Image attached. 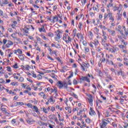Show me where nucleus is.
<instances>
[{
    "instance_id": "23",
    "label": "nucleus",
    "mask_w": 128,
    "mask_h": 128,
    "mask_svg": "<svg viewBox=\"0 0 128 128\" xmlns=\"http://www.w3.org/2000/svg\"><path fill=\"white\" fill-rule=\"evenodd\" d=\"M117 14L118 15V20H122V14H120L118 13H117Z\"/></svg>"
},
{
    "instance_id": "58",
    "label": "nucleus",
    "mask_w": 128,
    "mask_h": 128,
    "mask_svg": "<svg viewBox=\"0 0 128 128\" xmlns=\"http://www.w3.org/2000/svg\"><path fill=\"white\" fill-rule=\"evenodd\" d=\"M84 64H85L86 68H88L90 67V64L88 63H84Z\"/></svg>"
},
{
    "instance_id": "17",
    "label": "nucleus",
    "mask_w": 128,
    "mask_h": 128,
    "mask_svg": "<svg viewBox=\"0 0 128 128\" xmlns=\"http://www.w3.org/2000/svg\"><path fill=\"white\" fill-rule=\"evenodd\" d=\"M95 46H96L98 45V44H100V42H98V40L96 39H95L94 40V42H93Z\"/></svg>"
},
{
    "instance_id": "52",
    "label": "nucleus",
    "mask_w": 128,
    "mask_h": 128,
    "mask_svg": "<svg viewBox=\"0 0 128 128\" xmlns=\"http://www.w3.org/2000/svg\"><path fill=\"white\" fill-rule=\"evenodd\" d=\"M43 112H44L45 114H48V109L46 108H44V109H43Z\"/></svg>"
},
{
    "instance_id": "41",
    "label": "nucleus",
    "mask_w": 128,
    "mask_h": 128,
    "mask_svg": "<svg viewBox=\"0 0 128 128\" xmlns=\"http://www.w3.org/2000/svg\"><path fill=\"white\" fill-rule=\"evenodd\" d=\"M84 50H85L86 52H90V48L86 47V48H84Z\"/></svg>"
},
{
    "instance_id": "11",
    "label": "nucleus",
    "mask_w": 128,
    "mask_h": 128,
    "mask_svg": "<svg viewBox=\"0 0 128 128\" xmlns=\"http://www.w3.org/2000/svg\"><path fill=\"white\" fill-rule=\"evenodd\" d=\"M72 76H74V73L72 72L68 78V84L70 86H72V82H70V78H72Z\"/></svg>"
},
{
    "instance_id": "30",
    "label": "nucleus",
    "mask_w": 128,
    "mask_h": 128,
    "mask_svg": "<svg viewBox=\"0 0 128 128\" xmlns=\"http://www.w3.org/2000/svg\"><path fill=\"white\" fill-rule=\"evenodd\" d=\"M10 84H12V86H18V82H11Z\"/></svg>"
},
{
    "instance_id": "9",
    "label": "nucleus",
    "mask_w": 128,
    "mask_h": 128,
    "mask_svg": "<svg viewBox=\"0 0 128 128\" xmlns=\"http://www.w3.org/2000/svg\"><path fill=\"white\" fill-rule=\"evenodd\" d=\"M56 32H58L56 34L57 40H60L62 38V32H60V30H58Z\"/></svg>"
},
{
    "instance_id": "59",
    "label": "nucleus",
    "mask_w": 128,
    "mask_h": 128,
    "mask_svg": "<svg viewBox=\"0 0 128 128\" xmlns=\"http://www.w3.org/2000/svg\"><path fill=\"white\" fill-rule=\"evenodd\" d=\"M73 96H74V98H78V95L74 93L72 94Z\"/></svg>"
},
{
    "instance_id": "29",
    "label": "nucleus",
    "mask_w": 128,
    "mask_h": 128,
    "mask_svg": "<svg viewBox=\"0 0 128 128\" xmlns=\"http://www.w3.org/2000/svg\"><path fill=\"white\" fill-rule=\"evenodd\" d=\"M48 102H54V100L52 99V96H50V98L48 100Z\"/></svg>"
},
{
    "instance_id": "10",
    "label": "nucleus",
    "mask_w": 128,
    "mask_h": 128,
    "mask_svg": "<svg viewBox=\"0 0 128 128\" xmlns=\"http://www.w3.org/2000/svg\"><path fill=\"white\" fill-rule=\"evenodd\" d=\"M108 32H110V34L112 36H116V31L114 30H112L110 29H108Z\"/></svg>"
},
{
    "instance_id": "6",
    "label": "nucleus",
    "mask_w": 128,
    "mask_h": 128,
    "mask_svg": "<svg viewBox=\"0 0 128 128\" xmlns=\"http://www.w3.org/2000/svg\"><path fill=\"white\" fill-rule=\"evenodd\" d=\"M88 96L89 98H88V102L89 104H90V105L91 106H92V102H94V100L92 98V94H89Z\"/></svg>"
},
{
    "instance_id": "63",
    "label": "nucleus",
    "mask_w": 128,
    "mask_h": 128,
    "mask_svg": "<svg viewBox=\"0 0 128 128\" xmlns=\"http://www.w3.org/2000/svg\"><path fill=\"white\" fill-rule=\"evenodd\" d=\"M125 35L126 36H127V38H128V31L125 32Z\"/></svg>"
},
{
    "instance_id": "22",
    "label": "nucleus",
    "mask_w": 128,
    "mask_h": 128,
    "mask_svg": "<svg viewBox=\"0 0 128 128\" xmlns=\"http://www.w3.org/2000/svg\"><path fill=\"white\" fill-rule=\"evenodd\" d=\"M68 40H66V44H69L70 42H72V38H70V36H68Z\"/></svg>"
},
{
    "instance_id": "64",
    "label": "nucleus",
    "mask_w": 128,
    "mask_h": 128,
    "mask_svg": "<svg viewBox=\"0 0 128 128\" xmlns=\"http://www.w3.org/2000/svg\"><path fill=\"white\" fill-rule=\"evenodd\" d=\"M124 65L128 66V62H124Z\"/></svg>"
},
{
    "instance_id": "61",
    "label": "nucleus",
    "mask_w": 128,
    "mask_h": 128,
    "mask_svg": "<svg viewBox=\"0 0 128 128\" xmlns=\"http://www.w3.org/2000/svg\"><path fill=\"white\" fill-rule=\"evenodd\" d=\"M11 122L12 124H16V119H13L12 120Z\"/></svg>"
},
{
    "instance_id": "35",
    "label": "nucleus",
    "mask_w": 128,
    "mask_h": 128,
    "mask_svg": "<svg viewBox=\"0 0 128 128\" xmlns=\"http://www.w3.org/2000/svg\"><path fill=\"white\" fill-rule=\"evenodd\" d=\"M5 122H8L6 120H0V124H5Z\"/></svg>"
},
{
    "instance_id": "33",
    "label": "nucleus",
    "mask_w": 128,
    "mask_h": 128,
    "mask_svg": "<svg viewBox=\"0 0 128 128\" xmlns=\"http://www.w3.org/2000/svg\"><path fill=\"white\" fill-rule=\"evenodd\" d=\"M30 66L29 65H26L25 67V70H30Z\"/></svg>"
},
{
    "instance_id": "51",
    "label": "nucleus",
    "mask_w": 128,
    "mask_h": 128,
    "mask_svg": "<svg viewBox=\"0 0 128 128\" xmlns=\"http://www.w3.org/2000/svg\"><path fill=\"white\" fill-rule=\"evenodd\" d=\"M38 80H42V76L40 74H38Z\"/></svg>"
},
{
    "instance_id": "55",
    "label": "nucleus",
    "mask_w": 128,
    "mask_h": 128,
    "mask_svg": "<svg viewBox=\"0 0 128 128\" xmlns=\"http://www.w3.org/2000/svg\"><path fill=\"white\" fill-rule=\"evenodd\" d=\"M89 36L91 37L92 38L94 34H92V32H89Z\"/></svg>"
},
{
    "instance_id": "47",
    "label": "nucleus",
    "mask_w": 128,
    "mask_h": 128,
    "mask_svg": "<svg viewBox=\"0 0 128 128\" xmlns=\"http://www.w3.org/2000/svg\"><path fill=\"white\" fill-rule=\"evenodd\" d=\"M123 16L124 18H126V11L124 12Z\"/></svg>"
},
{
    "instance_id": "42",
    "label": "nucleus",
    "mask_w": 128,
    "mask_h": 128,
    "mask_svg": "<svg viewBox=\"0 0 128 128\" xmlns=\"http://www.w3.org/2000/svg\"><path fill=\"white\" fill-rule=\"evenodd\" d=\"M82 44L83 46H88V43H86V42L85 40L82 42Z\"/></svg>"
},
{
    "instance_id": "1",
    "label": "nucleus",
    "mask_w": 128,
    "mask_h": 128,
    "mask_svg": "<svg viewBox=\"0 0 128 128\" xmlns=\"http://www.w3.org/2000/svg\"><path fill=\"white\" fill-rule=\"evenodd\" d=\"M102 34H103L102 36V38L101 40V44H102V46H104V48H108V46H109L108 44L106 43V42H108V37L106 36V32L102 31Z\"/></svg>"
},
{
    "instance_id": "13",
    "label": "nucleus",
    "mask_w": 128,
    "mask_h": 128,
    "mask_svg": "<svg viewBox=\"0 0 128 128\" xmlns=\"http://www.w3.org/2000/svg\"><path fill=\"white\" fill-rule=\"evenodd\" d=\"M33 110H34L35 112H36L38 114H40V111H38V106H33Z\"/></svg>"
},
{
    "instance_id": "34",
    "label": "nucleus",
    "mask_w": 128,
    "mask_h": 128,
    "mask_svg": "<svg viewBox=\"0 0 128 128\" xmlns=\"http://www.w3.org/2000/svg\"><path fill=\"white\" fill-rule=\"evenodd\" d=\"M18 52L20 54H22V50L20 49H18Z\"/></svg>"
},
{
    "instance_id": "7",
    "label": "nucleus",
    "mask_w": 128,
    "mask_h": 128,
    "mask_svg": "<svg viewBox=\"0 0 128 128\" xmlns=\"http://www.w3.org/2000/svg\"><path fill=\"white\" fill-rule=\"evenodd\" d=\"M80 80H84L86 82H90V80L88 76H82Z\"/></svg>"
},
{
    "instance_id": "5",
    "label": "nucleus",
    "mask_w": 128,
    "mask_h": 128,
    "mask_svg": "<svg viewBox=\"0 0 128 128\" xmlns=\"http://www.w3.org/2000/svg\"><path fill=\"white\" fill-rule=\"evenodd\" d=\"M118 48L116 46H112V48H109L110 52H112V54H116V52H118Z\"/></svg>"
},
{
    "instance_id": "48",
    "label": "nucleus",
    "mask_w": 128,
    "mask_h": 128,
    "mask_svg": "<svg viewBox=\"0 0 128 128\" xmlns=\"http://www.w3.org/2000/svg\"><path fill=\"white\" fill-rule=\"evenodd\" d=\"M68 40V37H66V36H65L64 35L63 36V40H64L66 42V40Z\"/></svg>"
},
{
    "instance_id": "40",
    "label": "nucleus",
    "mask_w": 128,
    "mask_h": 128,
    "mask_svg": "<svg viewBox=\"0 0 128 128\" xmlns=\"http://www.w3.org/2000/svg\"><path fill=\"white\" fill-rule=\"evenodd\" d=\"M82 23L80 22L79 23V26H78V28H80V30H82Z\"/></svg>"
},
{
    "instance_id": "36",
    "label": "nucleus",
    "mask_w": 128,
    "mask_h": 128,
    "mask_svg": "<svg viewBox=\"0 0 128 128\" xmlns=\"http://www.w3.org/2000/svg\"><path fill=\"white\" fill-rule=\"evenodd\" d=\"M63 86L64 88H68V84L66 82L63 83Z\"/></svg>"
},
{
    "instance_id": "24",
    "label": "nucleus",
    "mask_w": 128,
    "mask_h": 128,
    "mask_svg": "<svg viewBox=\"0 0 128 128\" xmlns=\"http://www.w3.org/2000/svg\"><path fill=\"white\" fill-rule=\"evenodd\" d=\"M36 38L37 40H38V42H39L41 44H42V39H41L40 37L36 36Z\"/></svg>"
},
{
    "instance_id": "26",
    "label": "nucleus",
    "mask_w": 128,
    "mask_h": 128,
    "mask_svg": "<svg viewBox=\"0 0 128 128\" xmlns=\"http://www.w3.org/2000/svg\"><path fill=\"white\" fill-rule=\"evenodd\" d=\"M106 76L108 78H109L110 80H114V79H112V76H110V74H107Z\"/></svg>"
},
{
    "instance_id": "14",
    "label": "nucleus",
    "mask_w": 128,
    "mask_h": 128,
    "mask_svg": "<svg viewBox=\"0 0 128 128\" xmlns=\"http://www.w3.org/2000/svg\"><path fill=\"white\" fill-rule=\"evenodd\" d=\"M28 124H30L31 122H36V121L34 119H32L31 118H28V119L26 120Z\"/></svg>"
},
{
    "instance_id": "46",
    "label": "nucleus",
    "mask_w": 128,
    "mask_h": 128,
    "mask_svg": "<svg viewBox=\"0 0 128 128\" xmlns=\"http://www.w3.org/2000/svg\"><path fill=\"white\" fill-rule=\"evenodd\" d=\"M73 84H75V85L78 84V81L76 79H74L73 80Z\"/></svg>"
},
{
    "instance_id": "49",
    "label": "nucleus",
    "mask_w": 128,
    "mask_h": 128,
    "mask_svg": "<svg viewBox=\"0 0 128 128\" xmlns=\"http://www.w3.org/2000/svg\"><path fill=\"white\" fill-rule=\"evenodd\" d=\"M44 93L43 92H41L40 93L38 94V96H44Z\"/></svg>"
},
{
    "instance_id": "38",
    "label": "nucleus",
    "mask_w": 128,
    "mask_h": 128,
    "mask_svg": "<svg viewBox=\"0 0 128 128\" xmlns=\"http://www.w3.org/2000/svg\"><path fill=\"white\" fill-rule=\"evenodd\" d=\"M44 28V26H42L41 28H38L39 32H42L43 31Z\"/></svg>"
},
{
    "instance_id": "53",
    "label": "nucleus",
    "mask_w": 128,
    "mask_h": 128,
    "mask_svg": "<svg viewBox=\"0 0 128 128\" xmlns=\"http://www.w3.org/2000/svg\"><path fill=\"white\" fill-rule=\"evenodd\" d=\"M66 90H68V92H72V88H68V87L66 88Z\"/></svg>"
},
{
    "instance_id": "19",
    "label": "nucleus",
    "mask_w": 128,
    "mask_h": 128,
    "mask_svg": "<svg viewBox=\"0 0 128 128\" xmlns=\"http://www.w3.org/2000/svg\"><path fill=\"white\" fill-rule=\"evenodd\" d=\"M38 124L39 126H46V123L42 121H38Z\"/></svg>"
},
{
    "instance_id": "32",
    "label": "nucleus",
    "mask_w": 128,
    "mask_h": 128,
    "mask_svg": "<svg viewBox=\"0 0 128 128\" xmlns=\"http://www.w3.org/2000/svg\"><path fill=\"white\" fill-rule=\"evenodd\" d=\"M28 28H25L24 29V30L25 32V33L26 34H28Z\"/></svg>"
},
{
    "instance_id": "15",
    "label": "nucleus",
    "mask_w": 128,
    "mask_h": 128,
    "mask_svg": "<svg viewBox=\"0 0 128 128\" xmlns=\"http://www.w3.org/2000/svg\"><path fill=\"white\" fill-rule=\"evenodd\" d=\"M80 66H81V68L82 72H86V64H80Z\"/></svg>"
},
{
    "instance_id": "21",
    "label": "nucleus",
    "mask_w": 128,
    "mask_h": 128,
    "mask_svg": "<svg viewBox=\"0 0 128 128\" xmlns=\"http://www.w3.org/2000/svg\"><path fill=\"white\" fill-rule=\"evenodd\" d=\"M24 106V104L23 102H16V106Z\"/></svg>"
},
{
    "instance_id": "57",
    "label": "nucleus",
    "mask_w": 128,
    "mask_h": 128,
    "mask_svg": "<svg viewBox=\"0 0 128 128\" xmlns=\"http://www.w3.org/2000/svg\"><path fill=\"white\" fill-rule=\"evenodd\" d=\"M27 106H28V108H32V104L30 103H28L27 104Z\"/></svg>"
},
{
    "instance_id": "31",
    "label": "nucleus",
    "mask_w": 128,
    "mask_h": 128,
    "mask_svg": "<svg viewBox=\"0 0 128 128\" xmlns=\"http://www.w3.org/2000/svg\"><path fill=\"white\" fill-rule=\"evenodd\" d=\"M89 46H90V48H94V42H90L89 43Z\"/></svg>"
},
{
    "instance_id": "39",
    "label": "nucleus",
    "mask_w": 128,
    "mask_h": 128,
    "mask_svg": "<svg viewBox=\"0 0 128 128\" xmlns=\"http://www.w3.org/2000/svg\"><path fill=\"white\" fill-rule=\"evenodd\" d=\"M0 110L2 112H5L6 109V108H2V106H1Z\"/></svg>"
},
{
    "instance_id": "3",
    "label": "nucleus",
    "mask_w": 128,
    "mask_h": 128,
    "mask_svg": "<svg viewBox=\"0 0 128 128\" xmlns=\"http://www.w3.org/2000/svg\"><path fill=\"white\" fill-rule=\"evenodd\" d=\"M110 122V120L106 119H102V122L100 123V128H106V126Z\"/></svg>"
},
{
    "instance_id": "16",
    "label": "nucleus",
    "mask_w": 128,
    "mask_h": 128,
    "mask_svg": "<svg viewBox=\"0 0 128 128\" xmlns=\"http://www.w3.org/2000/svg\"><path fill=\"white\" fill-rule=\"evenodd\" d=\"M65 110H68L69 114H72V108L70 107H66Z\"/></svg>"
},
{
    "instance_id": "25",
    "label": "nucleus",
    "mask_w": 128,
    "mask_h": 128,
    "mask_svg": "<svg viewBox=\"0 0 128 128\" xmlns=\"http://www.w3.org/2000/svg\"><path fill=\"white\" fill-rule=\"evenodd\" d=\"M120 42H122V44H124V46H126V44H128V42H125L124 40V39H121V40H120Z\"/></svg>"
},
{
    "instance_id": "56",
    "label": "nucleus",
    "mask_w": 128,
    "mask_h": 128,
    "mask_svg": "<svg viewBox=\"0 0 128 128\" xmlns=\"http://www.w3.org/2000/svg\"><path fill=\"white\" fill-rule=\"evenodd\" d=\"M62 68L64 70H66L68 69V67H67L66 66H65L62 67Z\"/></svg>"
},
{
    "instance_id": "45",
    "label": "nucleus",
    "mask_w": 128,
    "mask_h": 128,
    "mask_svg": "<svg viewBox=\"0 0 128 128\" xmlns=\"http://www.w3.org/2000/svg\"><path fill=\"white\" fill-rule=\"evenodd\" d=\"M52 18L54 20H58V18L57 16H53Z\"/></svg>"
},
{
    "instance_id": "2",
    "label": "nucleus",
    "mask_w": 128,
    "mask_h": 128,
    "mask_svg": "<svg viewBox=\"0 0 128 128\" xmlns=\"http://www.w3.org/2000/svg\"><path fill=\"white\" fill-rule=\"evenodd\" d=\"M108 14H104V20H108V16L110 20H112V22H114V16H112V14L110 12V10L109 9H108Z\"/></svg>"
},
{
    "instance_id": "28",
    "label": "nucleus",
    "mask_w": 128,
    "mask_h": 128,
    "mask_svg": "<svg viewBox=\"0 0 128 128\" xmlns=\"http://www.w3.org/2000/svg\"><path fill=\"white\" fill-rule=\"evenodd\" d=\"M47 20H50V22H52V24H54V20L53 19L52 20V18H48Z\"/></svg>"
},
{
    "instance_id": "8",
    "label": "nucleus",
    "mask_w": 128,
    "mask_h": 128,
    "mask_svg": "<svg viewBox=\"0 0 128 128\" xmlns=\"http://www.w3.org/2000/svg\"><path fill=\"white\" fill-rule=\"evenodd\" d=\"M117 74H118V76H120H120H122V78H126V75H124V71H122V69L120 70V72H117Z\"/></svg>"
},
{
    "instance_id": "37",
    "label": "nucleus",
    "mask_w": 128,
    "mask_h": 128,
    "mask_svg": "<svg viewBox=\"0 0 128 128\" xmlns=\"http://www.w3.org/2000/svg\"><path fill=\"white\" fill-rule=\"evenodd\" d=\"M48 36H50V38H52V36H54V34L52 32H49L48 34Z\"/></svg>"
},
{
    "instance_id": "18",
    "label": "nucleus",
    "mask_w": 128,
    "mask_h": 128,
    "mask_svg": "<svg viewBox=\"0 0 128 128\" xmlns=\"http://www.w3.org/2000/svg\"><path fill=\"white\" fill-rule=\"evenodd\" d=\"M18 58L20 60H24V55H20L18 56Z\"/></svg>"
},
{
    "instance_id": "20",
    "label": "nucleus",
    "mask_w": 128,
    "mask_h": 128,
    "mask_svg": "<svg viewBox=\"0 0 128 128\" xmlns=\"http://www.w3.org/2000/svg\"><path fill=\"white\" fill-rule=\"evenodd\" d=\"M90 110L91 112H90V114H92V116H94V114H96V112H94V110H92V108H90Z\"/></svg>"
},
{
    "instance_id": "60",
    "label": "nucleus",
    "mask_w": 128,
    "mask_h": 128,
    "mask_svg": "<svg viewBox=\"0 0 128 128\" xmlns=\"http://www.w3.org/2000/svg\"><path fill=\"white\" fill-rule=\"evenodd\" d=\"M56 60H58V62H62V60H60V58L58 57L56 58Z\"/></svg>"
},
{
    "instance_id": "12",
    "label": "nucleus",
    "mask_w": 128,
    "mask_h": 128,
    "mask_svg": "<svg viewBox=\"0 0 128 128\" xmlns=\"http://www.w3.org/2000/svg\"><path fill=\"white\" fill-rule=\"evenodd\" d=\"M57 86H58L59 88H64V83L62 84V81H58L57 83Z\"/></svg>"
},
{
    "instance_id": "50",
    "label": "nucleus",
    "mask_w": 128,
    "mask_h": 128,
    "mask_svg": "<svg viewBox=\"0 0 128 128\" xmlns=\"http://www.w3.org/2000/svg\"><path fill=\"white\" fill-rule=\"evenodd\" d=\"M24 78L22 77H20L19 80L20 82H22L24 80Z\"/></svg>"
},
{
    "instance_id": "62",
    "label": "nucleus",
    "mask_w": 128,
    "mask_h": 128,
    "mask_svg": "<svg viewBox=\"0 0 128 128\" xmlns=\"http://www.w3.org/2000/svg\"><path fill=\"white\" fill-rule=\"evenodd\" d=\"M36 50H38V52H40V48L38 46L36 47Z\"/></svg>"
},
{
    "instance_id": "27",
    "label": "nucleus",
    "mask_w": 128,
    "mask_h": 128,
    "mask_svg": "<svg viewBox=\"0 0 128 128\" xmlns=\"http://www.w3.org/2000/svg\"><path fill=\"white\" fill-rule=\"evenodd\" d=\"M120 10V7L116 6L114 7V12H116V10Z\"/></svg>"
},
{
    "instance_id": "43",
    "label": "nucleus",
    "mask_w": 128,
    "mask_h": 128,
    "mask_svg": "<svg viewBox=\"0 0 128 128\" xmlns=\"http://www.w3.org/2000/svg\"><path fill=\"white\" fill-rule=\"evenodd\" d=\"M111 6H112V3H109L107 6V8H110Z\"/></svg>"
},
{
    "instance_id": "54",
    "label": "nucleus",
    "mask_w": 128,
    "mask_h": 128,
    "mask_svg": "<svg viewBox=\"0 0 128 128\" xmlns=\"http://www.w3.org/2000/svg\"><path fill=\"white\" fill-rule=\"evenodd\" d=\"M6 68H7V70H8V72H12V70H11L10 67V66H7V67H6Z\"/></svg>"
},
{
    "instance_id": "44",
    "label": "nucleus",
    "mask_w": 128,
    "mask_h": 128,
    "mask_svg": "<svg viewBox=\"0 0 128 128\" xmlns=\"http://www.w3.org/2000/svg\"><path fill=\"white\" fill-rule=\"evenodd\" d=\"M14 68H18V63H16L14 65Z\"/></svg>"
},
{
    "instance_id": "4",
    "label": "nucleus",
    "mask_w": 128,
    "mask_h": 128,
    "mask_svg": "<svg viewBox=\"0 0 128 128\" xmlns=\"http://www.w3.org/2000/svg\"><path fill=\"white\" fill-rule=\"evenodd\" d=\"M7 42V44H6ZM6 44V47L7 48H10V46H14V42L10 40H7L6 39L3 40V44L4 46V44Z\"/></svg>"
}]
</instances>
